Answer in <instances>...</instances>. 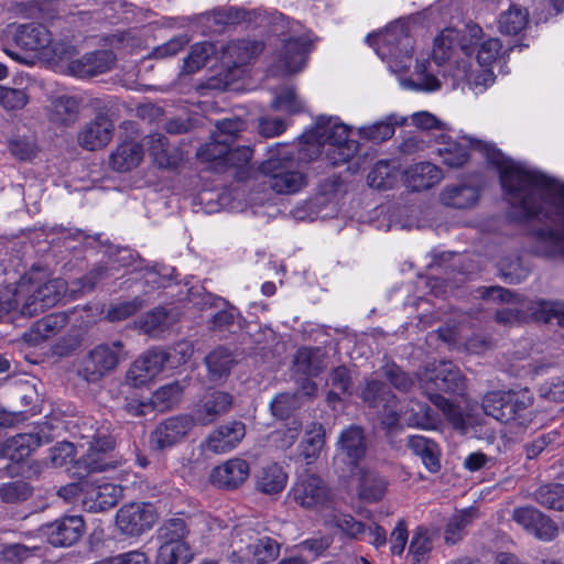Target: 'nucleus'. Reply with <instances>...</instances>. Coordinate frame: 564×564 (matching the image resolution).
<instances>
[{
	"instance_id": "c9c22d12",
	"label": "nucleus",
	"mask_w": 564,
	"mask_h": 564,
	"mask_svg": "<svg viewBox=\"0 0 564 564\" xmlns=\"http://www.w3.org/2000/svg\"><path fill=\"white\" fill-rule=\"evenodd\" d=\"M478 200V192L468 185H448L440 193V202L446 207L470 208Z\"/></svg>"
},
{
	"instance_id": "c03bdc74",
	"label": "nucleus",
	"mask_w": 564,
	"mask_h": 564,
	"mask_svg": "<svg viewBox=\"0 0 564 564\" xmlns=\"http://www.w3.org/2000/svg\"><path fill=\"white\" fill-rule=\"evenodd\" d=\"M193 554L188 543L161 544L158 550V564H187Z\"/></svg>"
},
{
	"instance_id": "6ab92c4d",
	"label": "nucleus",
	"mask_w": 564,
	"mask_h": 564,
	"mask_svg": "<svg viewBox=\"0 0 564 564\" xmlns=\"http://www.w3.org/2000/svg\"><path fill=\"white\" fill-rule=\"evenodd\" d=\"M512 520L522 527L528 533L542 541H551L557 534L554 522L533 507L516 508Z\"/></svg>"
},
{
	"instance_id": "412c9836",
	"label": "nucleus",
	"mask_w": 564,
	"mask_h": 564,
	"mask_svg": "<svg viewBox=\"0 0 564 564\" xmlns=\"http://www.w3.org/2000/svg\"><path fill=\"white\" fill-rule=\"evenodd\" d=\"M82 98L72 95L52 97L45 107L47 120L58 128L74 126L80 116Z\"/></svg>"
},
{
	"instance_id": "13d9d810",
	"label": "nucleus",
	"mask_w": 564,
	"mask_h": 564,
	"mask_svg": "<svg viewBox=\"0 0 564 564\" xmlns=\"http://www.w3.org/2000/svg\"><path fill=\"white\" fill-rule=\"evenodd\" d=\"M140 328L149 334L156 335L167 326V313L164 308L156 307L147 313L139 322Z\"/></svg>"
},
{
	"instance_id": "4be33fe9",
	"label": "nucleus",
	"mask_w": 564,
	"mask_h": 564,
	"mask_svg": "<svg viewBox=\"0 0 564 564\" xmlns=\"http://www.w3.org/2000/svg\"><path fill=\"white\" fill-rule=\"evenodd\" d=\"M47 541L54 546H70L84 532V521L79 516L58 519L43 528Z\"/></svg>"
},
{
	"instance_id": "a878e982",
	"label": "nucleus",
	"mask_w": 564,
	"mask_h": 564,
	"mask_svg": "<svg viewBox=\"0 0 564 564\" xmlns=\"http://www.w3.org/2000/svg\"><path fill=\"white\" fill-rule=\"evenodd\" d=\"M250 466L247 460L235 457L215 467L210 474L212 482L223 489H236L249 477Z\"/></svg>"
},
{
	"instance_id": "2f4dec72",
	"label": "nucleus",
	"mask_w": 564,
	"mask_h": 564,
	"mask_svg": "<svg viewBox=\"0 0 564 564\" xmlns=\"http://www.w3.org/2000/svg\"><path fill=\"white\" fill-rule=\"evenodd\" d=\"M357 496L368 503L380 501L386 495L387 481L372 469L359 468L357 471Z\"/></svg>"
},
{
	"instance_id": "e2e57ef3",
	"label": "nucleus",
	"mask_w": 564,
	"mask_h": 564,
	"mask_svg": "<svg viewBox=\"0 0 564 564\" xmlns=\"http://www.w3.org/2000/svg\"><path fill=\"white\" fill-rule=\"evenodd\" d=\"M247 124L245 121L234 118L224 119L216 123V131L213 133L217 139H226V144L230 143L238 137V134L245 131Z\"/></svg>"
},
{
	"instance_id": "864d4df0",
	"label": "nucleus",
	"mask_w": 564,
	"mask_h": 564,
	"mask_svg": "<svg viewBox=\"0 0 564 564\" xmlns=\"http://www.w3.org/2000/svg\"><path fill=\"white\" fill-rule=\"evenodd\" d=\"M536 500L540 505L558 511H564V486L549 484L536 491Z\"/></svg>"
},
{
	"instance_id": "39448f33",
	"label": "nucleus",
	"mask_w": 564,
	"mask_h": 564,
	"mask_svg": "<svg viewBox=\"0 0 564 564\" xmlns=\"http://www.w3.org/2000/svg\"><path fill=\"white\" fill-rule=\"evenodd\" d=\"M66 291L67 284L62 279L33 281L22 278L14 289L3 288V295L14 302V310L20 306L22 315L34 316L56 305Z\"/></svg>"
},
{
	"instance_id": "58836bf2",
	"label": "nucleus",
	"mask_w": 564,
	"mask_h": 564,
	"mask_svg": "<svg viewBox=\"0 0 564 564\" xmlns=\"http://www.w3.org/2000/svg\"><path fill=\"white\" fill-rule=\"evenodd\" d=\"M325 445V430L319 423H312L301 443L302 456L307 464L315 462Z\"/></svg>"
},
{
	"instance_id": "7c9ffc66",
	"label": "nucleus",
	"mask_w": 564,
	"mask_h": 564,
	"mask_svg": "<svg viewBox=\"0 0 564 564\" xmlns=\"http://www.w3.org/2000/svg\"><path fill=\"white\" fill-rule=\"evenodd\" d=\"M51 32L42 24H23L13 33L14 43L26 51H39L44 56L51 44Z\"/></svg>"
},
{
	"instance_id": "680f3d73",
	"label": "nucleus",
	"mask_w": 564,
	"mask_h": 564,
	"mask_svg": "<svg viewBox=\"0 0 564 564\" xmlns=\"http://www.w3.org/2000/svg\"><path fill=\"white\" fill-rule=\"evenodd\" d=\"M367 180L371 187L377 189H387L392 186L394 176L391 173L389 164L380 161L369 172Z\"/></svg>"
},
{
	"instance_id": "a211bd4d",
	"label": "nucleus",
	"mask_w": 564,
	"mask_h": 564,
	"mask_svg": "<svg viewBox=\"0 0 564 564\" xmlns=\"http://www.w3.org/2000/svg\"><path fill=\"white\" fill-rule=\"evenodd\" d=\"M165 355L161 349H151L137 358L126 373L127 384L141 388L149 384L166 365Z\"/></svg>"
},
{
	"instance_id": "7ed1b4c3",
	"label": "nucleus",
	"mask_w": 564,
	"mask_h": 564,
	"mask_svg": "<svg viewBox=\"0 0 564 564\" xmlns=\"http://www.w3.org/2000/svg\"><path fill=\"white\" fill-rule=\"evenodd\" d=\"M482 410L485 414L506 424L516 433L524 432L533 424V395L529 390L491 391L484 395Z\"/></svg>"
},
{
	"instance_id": "49530a36",
	"label": "nucleus",
	"mask_w": 564,
	"mask_h": 564,
	"mask_svg": "<svg viewBox=\"0 0 564 564\" xmlns=\"http://www.w3.org/2000/svg\"><path fill=\"white\" fill-rule=\"evenodd\" d=\"M473 510H463L455 513L447 522L444 531V540L446 544L454 545L462 540L465 529L475 519Z\"/></svg>"
},
{
	"instance_id": "6e6d98bb",
	"label": "nucleus",
	"mask_w": 564,
	"mask_h": 564,
	"mask_svg": "<svg viewBox=\"0 0 564 564\" xmlns=\"http://www.w3.org/2000/svg\"><path fill=\"white\" fill-rule=\"evenodd\" d=\"M144 306V303L142 299L134 297L129 301L119 302L116 304L110 305L106 313V318L109 322H120L126 318H129L133 316L135 313H138L142 307Z\"/></svg>"
},
{
	"instance_id": "603ef678",
	"label": "nucleus",
	"mask_w": 564,
	"mask_h": 564,
	"mask_svg": "<svg viewBox=\"0 0 564 564\" xmlns=\"http://www.w3.org/2000/svg\"><path fill=\"white\" fill-rule=\"evenodd\" d=\"M404 421L409 425L429 430L433 429L436 424L433 410L426 404L419 402L413 403L412 408L403 413Z\"/></svg>"
},
{
	"instance_id": "052dcab7",
	"label": "nucleus",
	"mask_w": 564,
	"mask_h": 564,
	"mask_svg": "<svg viewBox=\"0 0 564 564\" xmlns=\"http://www.w3.org/2000/svg\"><path fill=\"white\" fill-rule=\"evenodd\" d=\"M30 98L25 90L0 85V105L6 110H19L26 106Z\"/></svg>"
},
{
	"instance_id": "b1692460",
	"label": "nucleus",
	"mask_w": 564,
	"mask_h": 564,
	"mask_svg": "<svg viewBox=\"0 0 564 564\" xmlns=\"http://www.w3.org/2000/svg\"><path fill=\"white\" fill-rule=\"evenodd\" d=\"M113 130V122L107 116L98 115L79 131L78 143L89 151L101 149L112 139Z\"/></svg>"
},
{
	"instance_id": "69168bd1",
	"label": "nucleus",
	"mask_w": 564,
	"mask_h": 564,
	"mask_svg": "<svg viewBox=\"0 0 564 564\" xmlns=\"http://www.w3.org/2000/svg\"><path fill=\"white\" fill-rule=\"evenodd\" d=\"M31 487L22 480L11 481L0 487V497L4 502L14 503L31 495Z\"/></svg>"
},
{
	"instance_id": "f8f14e48",
	"label": "nucleus",
	"mask_w": 564,
	"mask_h": 564,
	"mask_svg": "<svg viewBox=\"0 0 564 564\" xmlns=\"http://www.w3.org/2000/svg\"><path fill=\"white\" fill-rule=\"evenodd\" d=\"M288 499L306 510H317L329 499V489L315 474H302L288 492Z\"/></svg>"
},
{
	"instance_id": "f704fd0d",
	"label": "nucleus",
	"mask_w": 564,
	"mask_h": 564,
	"mask_svg": "<svg viewBox=\"0 0 564 564\" xmlns=\"http://www.w3.org/2000/svg\"><path fill=\"white\" fill-rule=\"evenodd\" d=\"M286 482L288 474L276 463L264 466L257 475V489L264 495H279L285 488Z\"/></svg>"
},
{
	"instance_id": "774afa93",
	"label": "nucleus",
	"mask_w": 564,
	"mask_h": 564,
	"mask_svg": "<svg viewBox=\"0 0 564 564\" xmlns=\"http://www.w3.org/2000/svg\"><path fill=\"white\" fill-rule=\"evenodd\" d=\"M161 351L165 355L166 365H169L171 368H176L181 365L186 364L193 352V345L189 341H180L175 344L170 350H163Z\"/></svg>"
},
{
	"instance_id": "e433bc0d",
	"label": "nucleus",
	"mask_w": 564,
	"mask_h": 564,
	"mask_svg": "<svg viewBox=\"0 0 564 564\" xmlns=\"http://www.w3.org/2000/svg\"><path fill=\"white\" fill-rule=\"evenodd\" d=\"M145 144L153 161L159 167L170 169L176 166L178 156L167 143L166 137L156 133L145 138Z\"/></svg>"
},
{
	"instance_id": "423d86ee",
	"label": "nucleus",
	"mask_w": 564,
	"mask_h": 564,
	"mask_svg": "<svg viewBox=\"0 0 564 564\" xmlns=\"http://www.w3.org/2000/svg\"><path fill=\"white\" fill-rule=\"evenodd\" d=\"M312 139L318 154L330 165L348 162L358 151V142L349 139V127L338 117L319 116L316 119Z\"/></svg>"
},
{
	"instance_id": "f03ea898",
	"label": "nucleus",
	"mask_w": 564,
	"mask_h": 564,
	"mask_svg": "<svg viewBox=\"0 0 564 564\" xmlns=\"http://www.w3.org/2000/svg\"><path fill=\"white\" fill-rule=\"evenodd\" d=\"M270 23L271 31L284 37L282 46L275 53L272 70L280 75L302 70L311 44L310 36L304 33L303 26L279 12L270 15Z\"/></svg>"
},
{
	"instance_id": "09e8293b",
	"label": "nucleus",
	"mask_w": 564,
	"mask_h": 564,
	"mask_svg": "<svg viewBox=\"0 0 564 564\" xmlns=\"http://www.w3.org/2000/svg\"><path fill=\"white\" fill-rule=\"evenodd\" d=\"M229 145L226 144V139H217L212 135V141L204 144L196 153L197 158L202 162H210L217 165H224L227 163Z\"/></svg>"
},
{
	"instance_id": "aec40b11",
	"label": "nucleus",
	"mask_w": 564,
	"mask_h": 564,
	"mask_svg": "<svg viewBox=\"0 0 564 564\" xmlns=\"http://www.w3.org/2000/svg\"><path fill=\"white\" fill-rule=\"evenodd\" d=\"M234 404V397L225 391H213L206 393L195 405L194 424L208 425L219 416L230 411Z\"/></svg>"
},
{
	"instance_id": "dca6fc26",
	"label": "nucleus",
	"mask_w": 564,
	"mask_h": 564,
	"mask_svg": "<svg viewBox=\"0 0 564 564\" xmlns=\"http://www.w3.org/2000/svg\"><path fill=\"white\" fill-rule=\"evenodd\" d=\"M420 384L426 391L456 392L463 388V376L451 361L432 365L420 375Z\"/></svg>"
},
{
	"instance_id": "4c0bfd02",
	"label": "nucleus",
	"mask_w": 564,
	"mask_h": 564,
	"mask_svg": "<svg viewBox=\"0 0 564 564\" xmlns=\"http://www.w3.org/2000/svg\"><path fill=\"white\" fill-rule=\"evenodd\" d=\"M296 371L306 376H317L327 366L326 355L319 348H301L294 357Z\"/></svg>"
},
{
	"instance_id": "338daca9",
	"label": "nucleus",
	"mask_w": 564,
	"mask_h": 564,
	"mask_svg": "<svg viewBox=\"0 0 564 564\" xmlns=\"http://www.w3.org/2000/svg\"><path fill=\"white\" fill-rule=\"evenodd\" d=\"M300 406V399L296 393H280L270 403L273 415L283 419L293 410Z\"/></svg>"
},
{
	"instance_id": "a19ab883",
	"label": "nucleus",
	"mask_w": 564,
	"mask_h": 564,
	"mask_svg": "<svg viewBox=\"0 0 564 564\" xmlns=\"http://www.w3.org/2000/svg\"><path fill=\"white\" fill-rule=\"evenodd\" d=\"M529 22V13L519 6H511L500 14L498 24L503 34L516 35L520 33Z\"/></svg>"
},
{
	"instance_id": "8fccbe9b",
	"label": "nucleus",
	"mask_w": 564,
	"mask_h": 564,
	"mask_svg": "<svg viewBox=\"0 0 564 564\" xmlns=\"http://www.w3.org/2000/svg\"><path fill=\"white\" fill-rule=\"evenodd\" d=\"M187 534L186 523L181 518H171L159 529L161 544L187 543L185 541Z\"/></svg>"
},
{
	"instance_id": "79ce46f5",
	"label": "nucleus",
	"mask_w": 564,
	"mask_h": 564,
	"mask_svg": "<svg viewBox=\"0 0 564 564\" xmlns=\"http://www.w3.org/2000/svg\"><path fill=\"white\" fill-rule=\"evenodd\" d=\"M482 36L478 41H473L469 55L476 50V59L480 67H489L496 63L501 53L502 45L499 39L489 37L484 41Z\"/></svg>"
},
{
	"instance_id": "ddd939ff",
	"label": "nucleus",
	"mask_w": 564,
	"mask_h": 564,
	"mask_svg": "<svg viewBox=\"0 0 564 564\" xmlns=\"http://www.w3.org/2000/svg\"><path fill=\"white\" fill-rule=\"evenodd\" d=\"M261 172L267 177L264 183L278 194L295 193L305 184L304 175L292 169V162L272 158L261 165Z\"/></svg>"
},
{
	"instance_id": "ea45409f",
	"label": "nucleus",
	"mask_w": 564,
	"mask_h": 564,
	"mask_svg": "<svg viewBox=\"0 0 564 564\" xmlns=\"http://www.w3.org/2000/svg\"><path fill=\"white\" fill-rule=\"evenodd\" d=\"M41 445V438L36 434L22 433L8 440L6 455L12 460L20 462Z\"/></svg>"
},
{
	"instance_id": "9d476101",
	"label": "nucleus",
	"mask_w": 564,
	"mask_h": 564,
	"mask_svg": "<svg viewBox=\"0 0 564 564\" xmlns=\"http://www.w3.org/2000/svg\"><path fill=\"white\" fill-rule=\"evenodd\" d=\"M377 54L382 58L400 59L401 67H409L413 51L412 40L403 23L395 22L373 36Z\"/></svg>"
},
{
	"instance_id": "4468645a",
	"label": "nucleus",
	"mask_w": 564,
	"mask_h": 564,
	"mask_svg": "<svg viewBox=\"0 0 564 564\" xmlns=\"http://www.w3.org/2000/svg\"><path fill=\"white\" fill-rule=\"evenodd\" d=\"M84 507L90 512H99L115 507L122 496V488L104 479L80 481Z\"/></svg>"
},
{
	"instance_id": "bb28decb",
	"label": "nucleus",
	"mask_w": 564,
	"mask_h": 564,
	"mask_svg": "<svg viewBox=\"0 0 564 564\" xmlns=\"http://www.w3.org/2000/svg\"><path fill=\"white\" fill-rule=\"evenodd\" d=\"M263 43L260 41H231L221 51V63L229 72H232L235 68L249 64L263 51Z\"/></svg>"
},
{
	"instance_id": "3c124183",
	"label": "nucleus",
	"mask_w": 564,
	"mask_h": 564,
	"mask_svg": "<svg viewBox=\"0 0 564 564\" xmlns=\"http://www.w3.org/2000/svg\"><path fill=\"white\" fill-rule=\"evenodd\" d=\"M77 429L79 436L83 440H86L87 445L112 437L109 432V426L106 424H99L93 417L82 419L80 422L77 423Z\"/></svg>"
},
{
	"instance_id": "0e129e2a",
	"label": "nucleus",
	"mask_w": 564,
	"mask_h": 564,
	"mask_svg": "<svg viewBox=\"0 0 564 564\" xmlns=\"http://www.w3.org/2000/svg\"><path fill=\"white\" fill-rule=\"evenodd\" d=\"M67 324V316L64 313L50 314L37 321L34 330L42 338H47L55 332L64 328Z\"/></svg>"
},
{
	"instance_id": "0eeeda50",
	"label": "nucleus",
	"mask_w": 564,
	"mask_h": 564,
	"mask_svg": "<svg viewBox=\"0 0 564 564\" xmlns=\"http://www.w3.org/2000/svg\"><path fill=\"white\" fill-rule=\"evenodd\" d=\"M230 558L258 564L274 561L280 553V544L272 538L260 535L251 528L238 527L231 533Z\"/></svg>"
},
{
	"instance_id": "bf43d9fd",
	"label": "nucleus",
	"mask_w": 564,
	"mask_h": 564,
	"mask_svg": "<svg viewBox=\"0 0 564 564\" xmlns=\"http://www.w3.org/2000/svg\"><path fill=\"white\" fill-rule=\"evenodd\" d=\"M386 379L399 391L408 392L414 384V380L393 362L382 367Z\"/></svg>"
},
{
	"instance_id": "c756f323",
	"label": "nucleus",
	"mask_w": 564,
	"mask_h": 564,
	"mask_svg": "<svg viewBox=\"0 0 564 564\" xmlns=\"http://www.w3.org/2000/svg\"><path fill=\"white\" fill-rule=\"evenodd\" d=\"M143 155L142 144L133 140H124L112 150L108 164L115 172L127 173L139 166Z\"/></svg>"
},
{
	"instance_id": "9b49d317",
	"label": "nucleus",
	"mask_w": 564,
	"mask_h": 564,
	"mask_svg": "<svg viewBox=\"0 0 564 564\" xmlns=\"http://www.w3.org/2000/svg\"><path fill=\"white\" fill-rule=\"evenodd\" d=\"M246 432L245 423L238 420L217 426L199 444L200 455L209 458L234 451L246 437Z\"/></svg>"
},
{
	"instance_id": "cd10ccee",
	"label": "nucleus",
	"mask_w": 564,
	"mask_h": 564,
	"mask_svg": "<svg viewBox=\"0 0 564 564\" xmlns=\"http://www.w3.org/2000/svg\"><path fill=\"white\" fill-rule=\"evenodd\" d=\"M113 64L115 56L112 52L96 51L69 61L68 69L74 76L91 77L110 70Z\"/></svg>"
},
{
	"instance_id": "5fc2aeb1",
	"label": "nucleus",
	"mask_w": 564,
	"mask_h": 564,
	"mask_svg": "<svg viewBox=\"0 0 564 564\" xmlns=\"http://www.w3.org/2000/svg\"><path fill=\"white\" fill-rule=\"evenodd\" d=\"M213 51V45L206 42L193 45L189 54L184 59V70L191 74L200 69L207 63Z\"/></svg>"
},
{
	"instance_id": "a18cd8bd",
	"label": "nucleus",
	"mask_w": 564,
	"mask_h": 564,
	"mask_svg": "<svg viewBox=\"0 0 564 564\" xmlns=\"http://www.w3.org/2000/svg\"><path fill=\"white\" fill-rule=\"evenodd\" d=\"M327 523L352 540H359L366 533V525L348 513L334 512L328 517Z\"/></svg>"
},
{
	"instance_id": "473e14b6",
	"label": "nucleus",
	"mask_w": 564,
	"mask_h": 564,
	"mask_svg": "<svg viewBox=\"0 0 564 564\" xmlns=\"http://www.w3.org/2000/svg\"><path fill=\"white\" fill-rule=\"evenodd\" d=\"M435 143L436 152L442 159L443 164L451 169H458L467 163L469 159L467 149L453 140L449 135L445 133L438 134L435 139Z\"/></svg>"
},
{
	"instance_id": "f257e3e1",
	"label": "nucleus",
	"mask_w": 564,
	"mask_h": 564,
	"mask_svg": "<svg viewBox=\"0 0 564 564\" xmlns=\"http://www.w3.org/2000/svg\"><path fill=\"white\" fill-rule=\"evenodd\" d=\"M469 142L497 167L508 202L520 210L522 217L540 215L543 204L549 200L564 202V183L510 160L491 143L478 139H469Z\"/></svg>"
},
{
	"instance_id": "4d7b16f0",
	"label": "nucleus",
	"mask_w": 564,
	"mask_h": 564,
	"mask_svg": "<svg viewBox=\"0 0 564 564\" xmlns=\"http://www.w3.org/2000/svg\"><path fill=\"white\" fill-rule=\"evenodd\" d=\"M263 21L264 19H268L262 14V12L258 10H251L248 11L243 8H228L225 9L220 15L219 21L226 23V24H239V23H252L257 22L258 20Z\"/></svg>"
},
{
	"instance_id": "1a4fd4ad",
	"label": "nucleus",
	"mask_w": 564,
	"mask_h": 564,
	"mask_svg": "<svg viewBox=\"0 0 564 564\" xmlns=\"http://www.w3.org/2000/svg\"><path fill=\"white\" fill-rule=\"evenodd\" d=\"M482 30L477 24H467L464 34L454 28L444 29L434 40L432 57L436 65L441 66L449 62L456 47H459L465 55H469L473 41L481 37Z\"/></svg>"
},
{
	"instance_id": "f3484780",
	"label": "nucleus",
	"mask_w": 564,
	"mask_h": 564,
	"mask_svg": "<svg viewBox=\"0 0 564 564\" xmlns=\"http://www.w3.org/2000/svg\"><path fill=\"white\" fill-rule=\"evenodd\" d=\"M156 521V513L149 503H129L122 506L116 522L119 530L128 535H140L152 528Z\"/></svg>"
},
{
	"instance_id": "393cba45",
	"label": "nucleus",
	"mask_w": 564,
	"mask_h": 564,
	"mask_svg": "<svg viewBox=\"0 0 564 564\" xmlns=\"http://www.w3.org/2000/svg\"><path fill=\"white\" fill-rule=\"evenodd\" d=\"M115 444V438L110 437L88 445L86 454L78 460L79 466L88 473H100L115 468L118 463L112 454Z\"/></svg>"
},
{
	"instance_id": "5701e85b",
	"label": "nucleus",
	"mask_w": 564,
	"mask_h": 564,
	"mask_svg": "<svg viewBox=\"0 0 564 564\" xmlns=\"http://www.w3.org/2000/svg\"><path fill=\"white\" fill-rule=\"evenodd\" d=\"M442 180V170L431 162L412 164L402 174L404 186L412 192L427 191L440 184Z\"/></svg>"
},
{
	"instance_id": "20e7f679",
	"label": "nucleus",
	"mask_w": 564,
	"mask_h": 564,
	"mask_svg": "<svg viewBox=\"0 0 564 564\" xmlns=\"http://www.w3.org/2000/svg\"><path fill=\"white\" fill-rule=\"evenodd\" d=\"M481 297L496 302L516 304L514 307H503L495 314V321L503 326H514L527 321L529 312L531 316L540 322L550 323L556 321L564 326V304L560 302L539 301L529 306L528 302L514 301V295L501 286H490L481 291Z\"/></svg>"
},
{
	"instance_id": "72a5a7b5",
	"label": "nucleus",
	"mask_w": 564,
	"mask_h": 564,
	"mask_svg": "<svg viewBox=\"0 0 564 564\" xmlns=\"http://www.w3.org/2000/svg\"><path fill=\"white\" fill-rule=\"evenodd\" d=\"M405 122L406 117L391 113L383 120L360 127L358 129V134L362 139L379 143L390 139L394 134L395 127L403 126Z\"/></svg>"
},
{
	"instance_id": "2eb2a0df",
	"label": "nucleus",
	"mask_w": 564,
	"mask_h": 564,
	"mask_svg": "<svg viewBox=\"0 0 564 564\" xmlns=\"http://www.w3.org/2000/svg\"><path fill=\"white\" fill-rule=\"evenodd\" d=\"M195 426L188 414L170 416L160 422L150 434V444L158 451L169 449L182 442Z\"/></svg>"
},
{
	"instance_id": "de8ad7c7",
	"label": "nucleus",
	"mask_w": 564,
	"mask_h": 564,
	"mask_svg": "<svg viewBox=\"0 0 564 564\" xmlns=\"http://www.w3.org/2000/svg\"><path fill=\"white\" fill-rule=\"evenodd\" d=\"M183 388L178 382H172L159 388L151 397V405L158 411L172 409L181 399Z\"/></svg>"
},
{
	"instance_id": "c85d7f7f",
	"label": "nucleus",
	"mask_w": 564,
	"mask_h": 564,
	"mask_svg": "<svg viewBox=\"0 0 564 564\" xmlns=\"http://www.w3.org/2000/svg\"><path fill=\"white\" fill-rule=\"evenodd\" d=\"M337 447L339 453L346 457L347 462L351 466L357 467L358 463L364 459L367 454V441L364 430L357 425H350L345 429L338 436Z\"/></svg>"
},
{
	"instance_id": "6e6552de",
	"label": "nucleus",
	"mask_w": 564,
	"mask_h": 564,
	"mask_svg": "<svg viewBox=\"0 0 564 564\" xmlns=\"http://www.w3.org/2000/svg\"><path fill=\"white\" fill-rule=\"evenodd\" d=\"M126 359L121 340L101 343L89 349L77 366V375L89 383H97L115 372L121 360Z\"/></svg>"
},
{
	"instance_id": "37998d69",
	"label": "nucleus",
	"mask_w": 564,
	"mask_h": 564,
	"mask_svg": "<svg viewBox=\"0 0 564 564\" xmlns=\"http://www.w3.org/2000/svg\"><path fill=\"white\" fill-rule=\"evenodd\" d=\"M205 362L210 378L218 380L229 375L235 359L229 350L218 348L206 356Z\"/></svg>"
}]
</instances>
